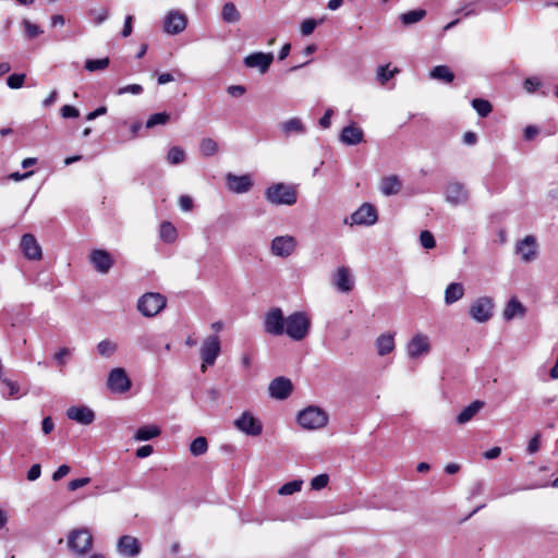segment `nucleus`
<instances>
[{
  "label": "nucleus",
  "instance_id": "obj_1",
  "mask_svg": "<svg viewBox=\"0 0 558 558\" xmlns=\"http://www.w3.org/2000/svg\"><path fill=\"white\" fill-rule=\"evenodd\" d=\"M310 328L311 319L304 312H294L286 317L284 333L294 341L306 338Z\"/></svg>",
  "mask_w": 558,
  "mask_h": 558
},
{
  "label": "nucleus",
  "instance_id": "obj_2",
  "mask_svg": "<svg viewBox=\"0 0 558 558\" xmlns=\"http://www.w3.org/2000/svg\"><path fill=\"white\" fill-rule=\"evenodd\" d=\"M328 413L317 405H308L298 414V423L307 430L320 429L328 424Z\"/></svg>",
  "mask_w": 558,
  "mask_h": 558
},
{
  "label": "nucleus",
  "instance_id": "obj_3",
  "mask_svg": "<svg viewBox=\"0 0 558 558\" xmlns=\"http://www.w3.org/2000/svg\"><path fill=\"white\" fill-rule=\"evenodd\" d=\"M266 199L274 205H293L296 203L295 190L284 183L272 184L265 191Z\"/></svg>",
  "mask_w": 558,
  "mask_h": 558
},
{
  "label": "nucleus",
  "instance_id": "obj_4",
  "mask_svg": "<svg viewBox=\"0 0 558 558\" xmlns=\"http://www.w3.org/2000/svg\"><path fill=\"white\" fill-rule=\"evenodd\" d=\"M68 546L76 555H86L93 546V535L86 527L73 530L68 535Z\"/></svg>",
  "mask_w": 558,
  "mask_h": 558
},
{
  "label": "nucleus",
  "instance_id": "obj_5",
  "mask_svg": "<svg viewBox=\"0 0 558 558\" xmlns=\"http://www.w3.org/2000/svg\"><path fill=\"white\" fill-rule=\"evenodd\" d=\"M221 351L219 337L211 335L206 337L201 345L199 353L202 359L201 369L205 372L207 366L214 365Z\"/></svg>",
  "mask_w": 558,
  "mask_h": 558
},
{
  "label": "nucleus",
  "instance_id": "obj_6",
  "mask_svg": "<svg viewBox=\"0 0 558 558\" xmlns=\"http://www.w3.org/2000/svg\"><path fill=\"white\" fill-rule=\"evenodd\" d=\"M167 300L160 293H145L137 302V310L146 317H153L165 308Z\"/></svg>",
  "mask_w": 558,
  "mask_h": 558
},
{
  "label": "nucleus",
  "instance_id": "obj_7",
  "mask_svg": "<svg viewBox=\"0 0 558 558\" xmlns=\"http://www.w3.org/2000/svg\"><path fill=\"white\" fill-rule=\"evenodd\" d=\"M494 302L489 296H481L471 304L469 314L477 323H486L493 317Z\"/></svg>",
  "mask_w": 558,
  "mask_h": 558
},
{
  "label": "nucleus",
  "instance_id": "obj_8",
  "mask_svg": "<svg viewBox=\"0 0 558 558\" xmlns=\"http://www.w3.org/2000/svg\"><path fill=\"white\" fill-rule=\"evenodd\" d=\"M298 247V241L293 235H278L271 240L270 252L274 256L286 258L291 256Z\"/></svg>",
  "mask_w": 558,
  "mask_h": 558
},
{
  "label": "nucleus",
  "instance_id": "obj_9",
  "mask_svg": "<svg viewBox=\"0 0 558 558\" xmlns=\"http://www.w3.org/2000/svg\"><path fill=\"white\" fill-rule=\"evenodd\" d=\"M444 195L446 202L451 206L464 205L469 201V191L464 184L459 181H449L445 185Z\"/></svg>",
  "mask_w": 558,
  "mask_h": 558
},
{
  "label": "nucleus",
  "instance_id": "obj_10",
  "mask_svg": "<svg viewBox=\"0 0 558 558\" xmlns=\"http://www.w3.org/2000/svg\"><path fill=\"white\" fill-rule=\"evenodd\" d=\"M286 317L279 307L270 308L264 319V329L272 336H282L284 333Z\"/></svg>",
  "mask_w": 558,
  "mask_h": 558
},
{
  "label": "nucleus",
  "instance_id": "obj_11",
  "mask_svg": "<svg viewBox=\"0 0 558 558\" xmlns=\"http://www.w3.org/2000/svg\"><path fill=\"white\" fill-rule=\"evenodd\" d=\"M132 386L124 368L116 367L110 371L107 378V387L113 393H124L130 390Z\"/></svg>",
  "mask_w": 558,
  "mask_h": 558
},
{
  "label": "nucleus",
  "instance_id": "obj_12",
  "mask_svg": "<svg viewBox=\"0 0 558 558\" xmlns=\"http://www.w3.org/2000/svg\"><path fill=\"white\" fill-rule=\"evenodd\" d=\"M410 359H420L430 352V339L427 335L415 333L405 347Z\"/></svg>",
  "mask_w": 558,
  "mask_h": 558
},
{
  "label": "nucleus",
  "instance_id": "obj_13",
  "mask_svg": "<svg viewBox=\"0 0 558 558\" xmlns=\"http://www.w3.org/2000/svg\"><path fill=\"white\" fill-rule=\"evenodd\" d=\"M234 426L248 436H259L263 432L262 422L247 411L243 412L241 416L234 421Z\"/></svg>",
  "mask_w": 558,
  "mask_h": 558
},
{
  "label": "nucleus",
  "instance_id": "obj_14",
  "mask_svg": "<svg viewBox=\"0 0 558 558\" xmlns=\"http://www.w3.org/2000/svg\"><path fill=\"white\" fill-rule=\"evenodd\" d=\"M377 219L378 216L376 208L373 205L365 203L350 216V225L372 226L376 223Z\"/></svg>",
  "mask_w": 558,
  "mask_h": 558
},
{
  "label": "nucleus",
  "instance_id": "obj_15",
  "mask_svg": "<svg viewBox=\"0 0 558 558\" xmlns=\"http://www.w3.org/2000/svg\"><path fill=\"white\" fill-rule=\"evenodd\" d=\"M274 61L271 52H254L246 56L243 63L246 68L257 69L262 74L266 73Z\"/></svg>",
  "mask_w": 558,
  "mask_h": 558
},
{
  "label": "nucleus",
  "instance_id": "obj_16",
  "mask_svg": "<svg viewBox=\"0 0 558 558\" xmlns=\"http://www.w3.org/2000/svg\"><path fill=\"white\" fill-rule=\"evenodd\" d=\"M186 16L183 13L173 10L166 15L163 22V29L167 34L175 35L183 32L186 27Z\"/></svg>",
  "mask_w": 558,
  "mask_h": 558
},
{
  "label": "nucleus",
  "instance_id": "obj_17",
  "mask_svg": "<svg viewBox=\"0 0 558 558\" xmlns=\"http://www.w3.org/2000/svg\"><path fill=\"white\" fill-rule=\"evenodd\" d=\"M226 184L229 191L235 194H243L248 192L253 186V181L250 174L235 175L228 173L226 175Z\"/></svg>",
  "mask_w": 558,
  "mask_h": 558
},
{
  "label": "nucleus",
  "instance_id": "obj_18",
  "mask_svg": "<svg viewBox=\"0 0 558 558\" xmlns=\"http://www.w3.org/2000/svg\"><path fill=\"white\" fill-rule=\"evenodd\" d=\"M268 391L275 399H287L292 392V383L286 377H277L269 384Z\"/></svg>",
  "mask_w": 558,
  "mask_h": 558
},
{
  "label": "nucleus",
  "instance_id": "obj_19",
  "mask_svg": "<svg viewBox=\"0 0 558 558\" xmlns=\"http://www.w3.org/2000/svg\"><path fill=\"white\" fill-rule=\"evenodd\" d=\"M517 253L525 263L532 262L537 255V243L533 235H526L522 241L517 244Z\"/></svg>",
  "mask_w": 558,
  "mask_h": 558
},
{
  "label": "nucleus",
  "instance_id": "obj_20",
  "mask_svg": "<svg viewBox=\"0 0 558 558\" xmlns=\"http://www.w3.org/2000/svg\"><path fill=\"white\" fill-rule=\"evenodd\" d=\"M118 551L124 557L135 558L141 553L138 539L131 535H123L118 541Z\"/></svg>",
  "mask_w": 558,
  "mask_h": 558
},
{
  "label": "nucleus",
  "instance_id": "obj_21",
  "mask_svg": "<svg viewBox=\"0 0 558 558\" xmlns=\"http://www.w3.org/2000/svg\"><path fill=\"white\" fill-rule=\"evenodd\" d=\"M66 416L83 425H89L95 420V413L92 409L85 405L71 407L66 410Z\"/></svg>",
  "mask_w": 558,
  "mask_h": 558
},
{
  "label": "nucleus",
  "instance_id": "obj_22",
  "mask_svg": "<svg viewBox=\"0 0 558 558\" xmlns=\"http://www.w3.org/2000/svg\"><path fill=\"white\" fill-rule=\"evenodd\" d=\"M21 247L28 259L38 260L41 258V247L33 234L26 233L22 236Z\"/></svg>",
  "mask_w": 558,
  "mask_h": 558
},
{
  "label": "nucleus",
  "instance_id": "obj_23",
  "mask_svg": "<svg viewBox=\"0 0 558 558\" xmlns=\"http://www.w3.org/2000/svg\"><path fill=\"white\" fill-rule=\"evenodd\" d=\"M90 262L100 274H107L113 264L110 254L105 250H94L90 253Z\"/></svg>",
  "mask_w": 558,
  "mask_h": 558
},
{
  "label": "nucleus",
  "instance_id": "obj_24",
  "mask_svg": "<svg viewBox=\"0 0 558 558\" xmlns=\"http://www.w3.org/2000/svg\"><path fill=\"white\" fill-rule=\"evenodd\" d=\"M333 283L339 291L350 292L354 286L350 270L347 267L338 268L335 274Z\"/></svg>",
  "mask_w": 558,
  "mask_h": 558
},
{
  "label": "nucleus",
  "instance_id": "obj_25",
  "mask_svg": "<svg viewBox=\"0 0 558 558\" xmlns=\"http://www.w3.org/2000/svg\"><path fill=\"white\" fill-rule=\"evenodd\" d=\"M364 133L361 128L354 123L343 128L340 140L345 145H357L363 142Z\"/></svg>",
  "mask_w": 558,
  "mask_h": 558
},
{
  "label": "nucleus",
  "instance_id": "obj_26",
  "mask_svg": "<svg viewBox=\"0 0 558 558\" xmlns=\"http://www.w3.org/2000/svg\"><path fill=\"white\" fill-rule=\"evenodd\" d=\"M280 130L284 136L292 134L302 135L306 133V126L301 118L293 117L280 123Z\"/></svg>",
  "mask_w": 558,
  "mask_h": 558
},
{
  "label": "nucleus",
  "instance_id": "obj_27",
  "mask_svg": "<svg viewBox=\"0 0 558 558\" xmlns=\"http://www.w3.org/2000/svg\"><path fill=\"white\" fill-rule=\"evenodd\" d=\"M401 189L402 182L398 175H389L380 180L379 190L385 196L396 195Z\"/></svg>",
  "mask_w": 558,
  "mask_h": 558
},
{
  "label": "nucleus",
  "instance_id": "obj_28",
  "mask_svg": "<svg viewBox=\"0 0 558 558\" xmlns=\"http://www.w3.org/2000/svg\"><path fill=\"white\" fill-rule=\"evenodd\" d=\"M484 408V402L481 400H475L470 403L466 408H464L459 415L457 416V423L460 425L466 424L470 422L482 409Z\"/></svg>",
  "mask_w": 558,
  "mask_h": 558
},
{
  "label": "nucleus",
  "instance_id": "obj_29",
  "mask_svg": "<svg viewBox=\"0 0 558 558\" xmlns=\"http://www.w3.org/2000/svg\"><path fill=\"white\" fill-rule=\"evenodd\" d=\"M524 314L525 307L517 298L509 300L502 313L506 320H511L514 317H522Z\"/></svg>",
  "mask_w": 558,
  "mask_h": 558
},
{
  "label": "nucleus",
  "instance_id": "obj_30",
  "mask_svg": "<svg viewBox=\"0 0 558 558\" xmlns=\"http://www.w3.org/2000/svg\"><path fill=\"white\" fill-rule=\"evenodd\" d=\"M377 353L380 356L387 355L395 350V337L392 333L380 335L375 342Z\"/></svg>",
  "mask_w": 558,
  "mask_h": 558
},
{
  "label": "nucleus",
  "instance_id": "obj_31",
  "mask_svg": "<svg viewBox=\"0 0 558 558\" xmlns=\"http://www.w3.org/2000/svg\"><path fill=\"white\" fill-rule=\"evenodd\" d=\"M464 295V287L460 282H452L445 290V303L451 305Z\"/></svg>",
  "mask_w": 558,
  "mask_h": 558
},
{
  "label": "nucleus",
  "instance_id": "obj_32",
  "mask_svg": "<svg viewBox=\"0 0 558 558\" xmlns=\"http://www.w3.org/2000/svg\"><path fill=\"white\" fill-rule=\"evenodd\" d=\"M160 434L161 430L157 425H144L136 430L134 439L136 441H147L158 437Z\"/></svg>",
  "mask_w": 558,
  "mask_h": 558
},
{
  "label": "nucleus",
  "instance_id": "obj_33",
  "mask_svg": "<svg viewBox=\"0 0 558 558\" xmlns=\"http://www.w3.org/2000/svg\"><path fill=\"white\" fill-rule=\"evenodd\" d=\"M430 77L446 83H451L454 78V74L447 65H436L429 73Z\"/></svg>",
  "mask_w": 558,
  "mask_h": 558
},
{
  "label": "nucleus",
  "instance_id": "obj_34",
  "mask_svg": "<svg viewBox=\"0 0 558 558\" xmlns=\"http://www.w3.org/2000/svg\"><path fill=\"white\" fill-rule=\"evenodd\" d=\"M425 15L426 11L423 9H418L402 13L399 19L403 25L408 26L420 22L425 17Z\"/></svg>",
  "mask_w": 558,
  "mask_h": 558
},
{
  "label": "nucleus",
  "instance_id": "obj_35",
  "mask_svg": "<svg viewBox=\"0 0 558 558\" xmlns=\"http://www.w3.org/2000/svg\"><path fill=\"white\" fill-rule=\"evenodd\" d=\"M221 17L227 23H236L241 14L232 2H228L222 8Z\"/></svg>",
  "mask_w": 558,
  "mask_h": 558
},
{
  "label": "nucleus",
  "instance_id": "obj_36",
  "mask_svg": "<svg viewBox=\"0 0 558 558\" xmlns=\"http://www.w3.org/2000/svg\"><path fill=\"white\" fill-rule=\"evenodd\" d=\"M159 235L162 241L172 243L175 241L178 233L175 227L171 222L165 221L160 225Z\"/></svg>",
  "mask_w": 558,
  "mask_h": 558
},
{
  "label": "nucleus",
  "instance_id": "obj_37",
  "mask_svg": "<svg viewBox=\"0 0 558 558\" xmlns=\"http://www.w3.org/2000/svg\"><path fill=\"white\" fill-rule=\"evenodd\" d=\"M208 449L207 439L203 436L195 438L190 445L191 454L198 457L206 453Z\"/></svg>",
  "mask_w": 558,
  "mask_h": 558
},
{
  "label": "nucleus",
  "instance_id": "obj_38",
  "mask_svg": "<svg viewBox=\"0 0 558 558\" xmlns=\"http://www.w3.org/2000/svg\"><path fill=\"white\" fill-rule=\"evenodd\" d=\"M185 159V151L179 147V146H173L169 149L168 151V155H167V161L170 163V165H180L184 161Z\"/></svg>",
  "mask_w": 558,
  "mask_h": 558
},
{
  "label": "nucleus",
  "instance_id": "obj_39",
  "mask_svg": "<svg viewBox=\"0 0 558 558\" xmlns=\"http://www.w3.org/2000/svg\"><path fill=\"white\" fill-rule=\"evenodd\" d=\"M199 149L203 156L209 157L218 151V144L213 138L206 137L201 141Z\"/></svg>",
  "mask_w": 558,
  "mask_h": 558
},
{
  "label": "nucleus",
  "instance_id": "obj_40",
  "mask_svg": "<svg viewBox=\"0 0 558 558\" xmlns=\"http://www.w3.org/2000/svg\"><path fill=\"white\" fill-rule=\"evenodd\" d=\"M302 486H303L302 480H294V481L283 484L279 488L278 494L281 496H289V495L300 492Z\"/></svg>",
  "mask_w": 558,
  "mask_h": 558
},
{
  "label": "nucleus",
  "instance_id": "obj_41",
  "mask_svg": "<svg viewBox=\"0 0 558 558\" xmlns=\"http://www.w3.org/2000/svg\"><path fill=\"white\" fill-rule=\"evenodd\" d=\"M472 107L476 110L478 116L483 118L487 117L493 110L490 102L481 98L473 99Z\"/></svg>",
  "mask_w": 558,
  "mask_h": 558
},
{
  "label": "nucleus",
  "instance_id": "obj_42",
  "mask_svg": "<svg viewBox=\"0 0 558 558\" xmlns=\"http://www.w3.org/2000/svg\"><path fill=\"white\" fill-rule=\"evenodd\" d=\"M170 114L167 112H158L151 114L146 121V128L151 129L156 125H165L169 122Z\"/></svg>",
  "mask_w": 558,
  "mask_h": 558
},
{
  "label": "nucleus",
  "instance_id": "obj_43",
  "mask_svg": "<svg viewBox=\"0 0 558 558\" xmlns=\"http://www.w3.org/2000/svg\"><path fill=\"white\" fill-rule=\"evenodd\" d=\"M97 351L101 356L110 357L117 351V343L105 339L97 344Z\"/></svg>",
  "mask_w": 558,
  "mask_h": 558
},
{
  "label": "nucleus",
  "instance_id": "obj_44",
  "mask_svg": "<svg viewBox=\"0 0 558 558\" xmlns=\"http://www.w3.org/2000/svg\"><path fill=\"white\" fill-rule=\"evenodd\" d=\"M109 58L90 59L85 62V69L89 72L105 70L109 65Z\"/></svg>",
  "mask_w": 558,
  "mask_h": 558
},
{
  "label": "nucleus",
  "instance_id": "obj_45",
  "mask_svg": "<svg viewBox=\"0 0 558 558\" xmlns=\"http://www.w3.org/2000/svg\"><path fill=\"white\" fill-rule=\"evenodd\" d=\"M399 70L396 68L393 70H389V65H381L377 70V78L378 81L384 85L386 84L390 78L393 77L396 73H398Z\"/></svg>",
  "mask_w": 558,
  "mask_h": 558
},
{
  "label": "nucleus",
  "instance_id": "obj_46",
  "mask_svg": "<svg viewBox=\"0 0 558 558\" xmlns=\"http://www.w3.org/2000/svg\"><path fill=\"white\" fill-rule=\"evenodd\" d=\"M420 243L426 250L434 248L435 245H436V241L434 239V235L432 234V232H429L427 230L421 232V234H420Z\"/></svg>",
  "mask_w": 558,
  "mask_h": 558
},
{
  "label": "nucleus",
  "instance_id": "obj_47",
  "mask_svg": "<svg viewBox=\"0 0 558 558\" xmlns=\"http://www.w3.org/2000/svg\"><path fill=\"white\" fill-rule=\"evenodd\" d=\"M323 22V20H320V23ZM319 24V22H317L316 20L314 19H306L302 22L301 24V33L302 35L304 36H308L311 35L315 28L317 27V25Z\"/></svg>",
  "mask_w": 558,
  "mask_h": 558
},
{
  "label": "nucleus",
  "instance_id": "obj_48",
  "mask_svg": "<svg viewBox=\"0 0 558 558\" xmlns=\"http://www.w3.org/2000/svg\"><path fill=\"white\" fill-rule=\"evenodd\" d=\"M329 477L327 474H319L312 478L311 487L314 490H319L327 486Z\"/></svg>",
  "mask_w": 558,
  "mask_h": 558
},
{
  "label": "nucleus",
  "instance_id": "obj_49",
  "mask_svg": "<svg viewBox=\"0 0 558 558\" xmlns=\"http://www.w3.org/2000/svg\"><path fill=\"white\" fill-rule=\"evenodd\" d=\"M25 74H11L7 80V84L10 88L16 89L23 86Z\"/></svg>",
  "mask_w": 558,
  "mask_h": 558
},
{
  "label": "nucleus",
  "instance_id": "obj_50",
  "mask_svg": "<svg viewBox=\"0 0 558 558\" xmlns=\"http://www.w3.org/2000/svg\"><path fill=\"white\" fill-rule=\"evenodd\" d=\"M23 26L25 28L27 37L29 38H35L39 34H41V29L37 25L29 22L28 20H23Z\"/></svg>",
  "mask_w": 558,
  "mask_h": 558
},
{
  "label": "nucleus",
  "instance_id": "obj_51",
  "mask_svg": "<svg viewBox=\"0 0 558 558\" xmlns=\"http://www.w3.org/2000/svg\"><path fill=\"white\" fill-rule=\"evenodd\" d=\"M2 384L5 385L9 389V392L7 395L3 393L5 398L15 397L19 393L20 386L17 383L12 381L10 379H2Z\"/></svg>",
  "mask_w": 558,
  "mask_h": 558
},
{
  "label": "nucleus",
  "instance_id": "obj_52",
  "mask_svg": "<svg viewBox=\"0 0 558 558\" xmlns=\"http://www.w3.org/2000/svg\"><path fill=\"white\" fill-rule=\"evenodd\" d=\"M60 113L64 119L77 118L80 116V111L75 107L70 105H64L63 107H61Z\"/></svg>",
  "mask_w": 558,
  "mask_h": 558
},
{
  "label": "nucleus",
  "instance_id": "obj_53",
  "mask_svg": "<svg viewBox=\"0 0 558 558\" xmlns=\"http://www.w3.org/2000/svg\"><path fill=\"white\" fill-rule=\"evenodd\" d=\"M142 92H143V87L140 84H131V85H126V86L118 89L119 95H123L126 93H130L133 95H140Z\"/></svg>",
  "mask_w": 558,
  "mask_h": 558
},
{
  "label": "nucleus",
  "instance_id": "obj_54",
  "mask_svg": "<svg viewBox=\"0 0 558 558\" xmlns=\"http://www.w3.org/2000/svg\"><path fill=\"white\" fill-rule=\"evenodd\" d=\"M90 483V478L89 477H82V478H76V480H72L69 482L68 484V488L69 490H76L83 486H86L87 484Z\"/></svg>",
  "mask_w": 558,
  "mask_h": 558
},
{
  "label": "nucleus",
  "instance_id": "obj_55",
  "mask_svg": "<svg viewBox=\"0 0 558 558\" xmlns=\"http://www.w3.org/2000/svg\"><path fill=\"white\" fill-rule=\"evenodd\" d=\"M523 85H524V89L531 94V93H534L536 90V88L541 86V81L537 77H527L524 81Z\"/></svg>",
  "mask_w": 558,
  "mask_h": 558
},
{
  "label": "nucleus",
  "instance_id": "obj_56",
  "mask_svg": "<svg viewBox=\"0 0 558 558\" xmlns=\"http://www.w3.org/2000/svg\"><path fill=\"white\" fill-rule=\"evenodd\" d=\"M71 471V468L68 464L60 465L54 473L52 474V481L58 482L64 476H66Z\"/></svg>",
  "mask_w": 558,
  "mask_h": 558
},
{
  "label": "nucleus",
  "instance_id": "obj_57",
  "mask_svg": "<svg viewBox=\"0 0 558 558\" xmlns=\"http://www.w3.org/2000/svg\"><path fill=\"white\" fill-rule=\"evenodd\" d=\"M41 474V466L40 464H34L31 466V469L27 472V480L31 482H34L40 477Z\"/></svg>",
  "mask_w": 558,
  "mask_h": 558
},
{
  "label": "nucleus",
  "instance_id": "obj_58",
  "mask_svg": "<svg viewBox=\"0 0 558 558\" xmlns=\"http://www.w3.org/2000/svg\"><path fill=\"white\" fill-rule=\"evenodd\" d=\"M92 14L94 15V22L96 25H100L109 16V12L106 9H101L100 11H93Z\"/></svg>",
  "mask_w": 558,
  "mask_h": 558
},
{
  "label": "nucleus",
  "instance_id": "obj_59",
  "mask_svg": "<svg viewBox=\"0 0 558 558\" xmlns=\"http://www.w3.org/2000/svg\"><path fill=\"white\" fill-rule=\"evenodd\" d=\"M180 208L184 211H190L193 208V201L187 195H182L179 198Z\"/></svg>",
  "mask_w": 558,
  "mask_h": 558
},
{
  "label": "nucleus",
  "instance_id": "obj_60",
  "mask_svg": "<svg viewBox=\"0 0 558 558\" xmlns=\"http://www.w3.org/2000/svg\"><path fill=\"white\" fill-rule=\"evenodd\" d=\"M228 94L232 97H240L245 94L246 89L243 85H231L228 87Z\"/></svg>",
  "mask_w": 558,
  "mask_h": 558
},
{
  "label": "nucleus",
  "instance_id": "obj_61",
  "mask_svg": "<svg viewBox=\"0 0 558 558\" xmlns=\"http://www.w3.org/2000/svg\"><path fill=\"white\" fill-rule=\"evenodd\" d=\"M133 16L132 15H128L125 17V21H124V26H123V29H122V36L123 37H129L132 32H133Z\"/></svg>",
  "mask_w": 558,
  "mask_h": 558
},
{
  "label": "nucleus",
  "instance_id": "obj_62",
  "mask_svg": "<svg viewBox=\"0 0 558 558\" xmlns=\"http://www.w3.org/2000/svg\"><path fill=\"white\" fill-rule=\"evenodd\" d=\"M539 449V435L536 434L533 438H531V440L529 441V445H527V452L530 454H533L535 453L537 450Z\"/></svg>",
  "mask_w": 558,
  "mask_h": 558
},
{
  "label": "nucleus",
  "instance_id": "obj_63",
  "mask_svg": "<svg viewBox=\"0 0 558 558\" xmlns=\"http://www.w3.org/2000/svg\"><path fill=\"white\" fill-rule=\"evenodd\" d=\"M332 113V109H328L326 110L325 114L319 119L318 123L323 129H328L330 126V119Z\"/></svg>",
  "mask_w": 558,
  "mask_h": 558
},
{
  "label": "nucleus",
  "instance_id": "obj_64",
  "mask_svg": "<svg viewBox=\"0 0 558 558\" xmlns=\"http://www.w3.org/2000/svg\"><path fill=\"white\" fill-rule=\"evenodd\" d=\"M538 133V129L533 125H529L523 131V136L526 141L533 140Z\"/></svg>",
  "mask_w": 558,
  "mask_h": 558
}]
</instances>
